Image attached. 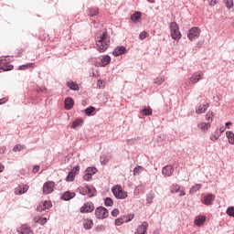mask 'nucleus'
Here are the masks:
<instances>
[{"instance_id":"obj_43","label":"nucleus","mask_w":234,"mask_h":234,"mask_svg":"<svg viewBox=\"0 0 234 234\" xmlns=\"http://www.w3.org/2000/svg\"><path fill=\"white\" fill-rule=\"evenodd\" d=\"M149 33H147L146 31H143L139 35V39H141V41H144V39H147Z\"/></svg>"},{"instance_id":"obj_18","label":"nucleus","mask_w":234,"mask_h":234,"mask_svg":"<svg viewBox=\"0 0 234 234\" xmlns=\"http://www.w3.org/2000/svg\"><path fill=\"white\" fill-rule=\"evenodd\" d=\"M66 111H70L74 107V99L72 97H67L64 101Z\"/></svg>"},{"instance_id":"obj_7","label":"nucleus","mask_w":234,"mask_h":234,"mask_svg":"<svg viewBox=\"0 0 234 234\" xmlns=\"http://www.w3.org/2000/svg\"><path fill=\"white\" fill-rule=\"evenodd\" d=\"M204 78V73L202 71L195 72L190 78H189V85H195L200 81Z\"/></svg>"},{"instance_id":"obj_19","label":"nucleus","mask_w":234,"mask_h":234,"mask_svg":"<svg viewBox=\"0 0 234 234\" xmlns=\"http://www.w3.org/2000/svg\"><path fill=\"white\" fill-rule=\"evenodd\" d=\"M209 107V104L207 102L202 103L197 108H196V112L197 114H204L206 111H207V108Z\"/></svg>"},{"instance_id":"obj_59","label":"nucleus","mask_w":234,"mask_h":234,"mask_svg":"<svg viewBox=\"0 0 234 234\" xmlns=\"http://www.w3.org/2000/svg\"><path fill=\"white\" fill-rule=\"evenodd\" d=\"M33 173H34V174L39 173V165H34V167H33Z\"/></svg>"},{"instance_id":"obj_11","label":"nucleus","mask_w":234,"mask_h":234,"mask_svg":"<svg viewBox=\"0 0 234 234\" xmlns=\"http://www.w3.org/2000/svg\"><path fill=\"white\" fill-rule=\"evenodd\" d=\"M173 173H175V167L173 165H165L162 169V175H164L165 178L172 176Z\"/></svg>"},{"instance_id":"obj_38","label":"nucleus","mask_w":234,"mask_h":234,"mask_svg":"<svg viewBox=\"0 0 234 234\" xmlns=\"http://www.w3.org/2000/svg\"><path fill=\"white\" fill-rule=\"evenodd\" d=\"M77 193L85 197L87 195V185L85 186H79L77 188Z\"/></svg>"},{"instance_id":"obj_40","label":"nucleus","mask_w":234,"mask_h":234,"mask_svg":"<svg viewBox=\"0 0 234 234\" xmlns=\"http://www.w3.org/2000/svg\"><path fill=\"white\" fill-rule=\"evenodd\" d=\"M164 81H165V77L161 76V77H157V78L154 80V83H155V85H162V83H164Z\"/></svg>"},{"instance_id":"obj_44","label":"nucleus","mask_w":234,"mask_h":234,"mask_svg":"<svg viewBox=\"0 0 234 234\" xmlns=\"http://www.w3.org/2000/svg\"><path fill=\"white\" fill-rule=\"evenodd\" d=\"M226 213L229 215V217L234 218V207H229L226 210Z\"/></svg>"},{"instance_id":"obj_24","label":"nucleus","mask_w":234,"mask_h":234,"mask_svg":"<svg viewBox=\"0 0 234 234\" xmlns=\"http://www.w3.org/2000/svg\"><path fill=\"white\" fill-rule=\"evenodd\" d=\"M36 64L34 62H30L27 64H24L18 67V70H28V69H35Z\"/></svg>"},{"instance_id":"obj_14","label":"nucleus","mask_w":234,"mask_h":234,"mask_svg":"<svg viewBox=\"0 0 234 234\" xmlns=\"http://www.w3.org/2000/svg\"><path fill=\"white\" fill-rule=\"evenodd\" d=\"M50 207H52V202L50 200H46L37 207V210L41 212L46 209H50Z\"/></svg>"},{"instance_id":"obj_17","label":"nucleus","mask_w":234,"mask_h":234,"mask_svg":"<svg viewBox=\"0 0 234 234\" xmlns=\"http://www.w3.org/2000/svg\"><path fill=\"white\" fill-rule=\"evenodd\" d=\"M205 223H206V216L199 215L196 217L194 220L195 226H197L198 228H200L201 226H204Z\"/></svg>"},{"instance_id":"obj_8","label":"nucleus","mask_w":234,"mask_h":234,"mask_svg":"<svg viewBox=\"0 0 234 234\" xmlns=\"http://www.w3.org/2000/svg\"><path fill=\"white\" fill-rule=\"evenodd\" d=\"M94 211V203L93 202H86L80 207V213H92Z\"/></svg>"},{"instance_id":"obj_54","label":"nucleus","mask_w":234,"mask_h":234,"mask_svg":"<svg viewBox=\"0 0 234 234\" xmlns=\"http://www.w3.org/2000/svg\"><path fill=\"white\" fill-rule=\"evenodd\" d=\"M95 231L100 232V231H105V226L103 225H99L95 228Z\"/></svg>"},{"instance_id":"obj_58","label":"nucleus","mask_w":234,"mask_h":234,"mask_svg":"<svg viewBox=\"0 0 234 234\" xmlns=\"http://www.w3.org/2000/svg\"><path fill=\"white\" fill-rule=\"evenodd\" d=\"M47 222H48L47 218H42L39 219L40 226H45V224H47Z\"/></svg>"},{"instance_id":"obj_30","label":"nucleus","mask_w":234,"mask_h":234,"mask_svg":"<svg viewBox=\"0 0 234 234\" xmlns=\"http://www.w3.org/2000/svg\"><path fill=\"white\" fill-rule=\"evenodd\" d=\"M202 189V184H196L190 187L189 195H193L197 193V191H200Z\"/></svg>"},{"instance_id":"obj_2","label":"nucleus","mask_w":234,"mask_h":234,"mask_svg":"<svg viewBox=\"0 0 234 234\" xmlns=\"http://www.w3.org/2000/svg\"><path fill=\"white\" fill-rule=\"evenodd\" d=\"M171 37L175 41H179L182 38V33H180L178 24L176 22L170 23Z\"/></svg>"},{"instance_id":"obj_15","label":"nucleus","mask_w":234,"mask_h":234,"mask_svg":"<svg viewBox=\"0 0 234 234\" xmlns=\"http://www.w3.org/2000/svg\"><path fill=\"white\" fill-rule=\"evenodd\" d=\"M149 228V223L147 222H143L142 225H140L136 231H135V234H145L147 233V229Z\"/></svg>"},{"instance_id":"obj_37","label":"nucleus","mask_w":234,"mask_h":234,"mask_svg":"<svg viewBox=\"0 0 234 234\" xmlns=\"http://www.w3.org/2000/svg\"><path fill=\"white\" fill-rule=\"evenodd\" d=\"M113 204H114V201L112 200V198L111 197L104 198V206H106V207H112Z\"/></svg>"},{"instance_id":"obj_56","label":"nucleus","mask_w":234,"mask_h":234,"mask_svg":"<svg viewBox=\"0 0 234 234\" xmlns=\"http://www.w3.org/2000/svg\"><path fill=\"white\" fill-rule=\"evenodd\" d=\"M90 76L91 78H98V76H100V72L98 70H93L92 72L90 73Z\"/></svg>"},{"instance_id":"obj_20","label":"nucleus","mask_w":234,"mask_h":234,"mask_svg":"<svg viewBox=\"0 0 234 234\" xmlns=\"http://www.w3.org/2000/svg\"><path fill=\"white\" fill-rule=\"evenodd\" d=\"M86 195H89L90 198L92 197H96L98 191L93 186L87 185V190Z\"/></svg>"},{"instance_id":"obj_48","label":"nucleus","mask_w":234,"mask_h":234,"mask_svg":"<svg viewBox=\"0 0 234 234\" xmlns=\"http://www.w3.org/2000/svg\"><path fill=\"white\" fill-rule=\"evenodd\" d=\"M107 162H109V157H107V155L103 154L101 156V164L102 165H105V164H107Z\"/></svg>"},{"instance_id":"obj_23","label":"nucleus","mask_w":234,"mask_h":234,"mask_svg":"<svg viewBox=\"0 0 234 234\" xmlns=\"http://www.w3.org/2000/svg\"><path fill=\"white\" fill-rule=\"evenodd\" d=\"M197 127L200 129V131L206 133L211 127V122H200L197 124Z\"/></svg>"},{"instance_id":"obj_12","label":"nucleus","mask_w":234,"mask_h":234,"mask_svg":"<svg viewBox=\"0 0 234 234\" xmlns=\"http://www.w3.org/2000/svg\"><path fill=\"white\" fill-rule=\"evenodd\" d=\"M213 202H215V195L207 194L203 197L202 204L205 206H213Z\"/></svg>"},{"instance_id":"obj_49","label":"nucleus","mask_w":234,"mask_h":234,"mask_svg":"<svg viewBox=\"0 0 234 234\" xmlns=\"http://www.w3.org/2000/svg\"><path fill=\"white\" fill-rule=\"evenodd\" d=\"M225 5L227 8H233V0H225Z\"/></svg>"},{"instance_id":"obj_6","label":"nucleus","mask_w":234,"mask_h":234,"mask_svg":"<svg viewBox=\"0 0 234 234\" xmlns=\"http://www.w3.org/2000/svg\"><path fill=\"white\" fill-rule=\"evenodd\" d=\"M170 191L172 194L179 193V197H186V188L178 184H173L170 186Z\"/></svg>"},{"instance_id":"obj_33","label":"nucleus","mask_w":234,"mask_h":234,"mask_svg":"<svg viewBox=\"0 0 234 234\" xmlns=\"http://www.w3.org/2000/svg\"><path fill=\"white\" fill-rule=\"evenodd\" d=\"M141 114L143 116H151L153 114V109H151V107H145L141 111Z\"/></svg>"},{"instance_id":"obj_21","label":"nucleus","mask_w":234,"mask_h":234,"mask_svg":"<svg viewBox=\"0 0 234 234\" xmlns=\"http://www.w3.org/2000/svg\"><path fill=\"white\" fill-rule=\"evenodd\" d=\"M87 14L90 16V17H96V16L100 14V9L98 7H89Z\"/></svg>"},{"instance_id":"obj_29","label":"nucleus","mask_w":234,"mask_h":234,"mask_svg":"<svg viewBox=\"0 0 234 234\" xmlns=\"http://www.w3.org/2000/svg\"><path fill=\"white\" fill-rule=\"evenodd\" d=\"M140 19H142V13L140 11H137L131 16L133 23H136V21H140Z\"/></svg>"},{"instance_id":"obj_41","label":"nucleus","mask_w":234,"mask_h":234,"mask_svg":"<svg viewBox=\"0 0 234 234\" xmlns=\"http://www.w3.org/2000/svg\"><path fill=\"white\" fill-rule=\"evenodd\" d=\"M74 178H76V176L73 173L69 172L66 177V182H74Z\"/></svg>"},{"instance_id":"obj_10","label":"nucleus","mask_w":234,"mask_h":234,"mask_svg":"<svg viewBox=\"0 0 234 234\" xmlns=\"http://www.w3.org/2000/svg\"><path fill=\"white\" fill-rule=\"evenodd\" d=\"M16 232L18 234H34V231L30 229V227L28 224L21 225V227L16 229Z\"/></svg>"},{"instance_id":"obj_53","label":"nucleus","mask_w":234,"mask_h":234,"mask_svg":"<svg viewBox=\"0 0 234 234\" xmlns=\"http://www.w3.org/2000/svg\"><path fill=\"white\" fill-rule=\"evenodd\" d=\"M112 217H118L120 215V210L118 208H114L111 212Z\"/></svg>"},{"instance_id":"obj_32","label":"nucleus","mask_w":234,"mask_h":234,"mask_svg":"<svg viewBox=\"0 0 234 234\" xmlns=\"http://www.w3.org/2000/svg\"><path fill=\"white\" fill-rule=\"evenodd\" d=\"M153 200H154V193L150 191L148 194H146V204H153Z\"/></svg>"},{"instance_id":"obj_1","label":"nucleus","mask_w":234,"mask_h":234,"mask_svg":"<svg viewBox=\"0 0 234 234\" xmlns=\"http://www.w3.org/2000/svg\"><path fill=\"white\" fill-rule=\"evenodd\" d=\"M109 43H111L109 34L107 31H104L100 39H98L96 42L97 50H99L101 53L105 52V50L109 48Z\"/></svg>"},{"instance_id":"obj_16","label":"nucleus","mask_w":234,"mask_h":234,"mask_svg":"<svg viewBox=\"0 0 234 234\" xmlns=\"http://www.w3.org/2000/svg\"><path fill=\"white\" fill-rule=\"evenodd\" d=\"M74 197H76V194L74 192L66 191L60 197V199L64 200L65 202H69V200H72V198H74Z\"/></svg>"},{"instance_id":"obj_36","label":"nucleus","mask_w":234,"mask_h":234,"mask_svg":"<svg viewBox=\"0 0 234 234\" xmlns=\"http://www.w3.org/2000/svg\"><path fill=\"white\" fill-rule=\"evenodd\" d=\"M94 111H96V108L94 106H90L85 109L84 112L86 116H92V112H94Z\"/></svg>"},{"instance_id":"obj_22","label":"nucleus","mask_w":234,"mask_h":234,"mask_svg":"<svg viewBox=\"0 0 234 234\" xmlns=\"http://www.w3.org/2000/svg\"><path fill=\"white\" fill-rule=\"evenodd\" d=\"M27 191H28V185H20L16 189V193H17V195H25V193H27Z\"/></svg>"},{"instance_id":"obj_28","label":"nucleus","mask_w":234,"mask_h":234,"mask_svg":"<svg viewBox=\"0 0 234 234\" xmlns=\"http://www.w3.org/2000/svg\"><path fill=\"white\" fill-rule=\"evenodd\" d=\"M92 226H94V221H92V219H84L83 221L84 229H91Z\"/></svg>"},{"instance_id":"obj_52","label":"nucleus","mask_w":234,"mask_h":234,"mask_svg":"<svg viewBox=\"0 0 234 234\" xmlns=\"http://www.w3.org/2000/svg\"><path fill=\"white\" fill-rule=\"evenodd\" d=\"M83 180H85V182H90V180H92V176H90L89 174H85L83 176Z\"/></svg>"},{"instance_id":"obj_45","label":"nucleus","mask_w":234,"mask_h":234,"mask_svg":"<svg viewBox=\"0 0 234 234\" xmlns=\"http://www.w3.org/2000/svg\"><path fill=\"white\" fill-rule=\"evenodd\" d=\"M1 69H3V70H4L5 72H8V70H14V65L9 64V65H6V66H5V67H1V68H0V70H1Z\"/></svg>"},{"instance_id":"obj_63","label":"nucleus","mask_w":234,"mask_h":234,"mask_svg":"<svg viewBox=\"0 0 234 234\" xmlns=\"http://www.w3.org/2000/svg\"><path fill=\"white\" fill-rule=\"evenodd\" d=\"M5 171V165L3 164H0V173H3Z\"/></svg>"},{"instance_id":"obj_34","label":"nucleus","mask_w":234,"mask_h":234,"mask_svg":"<svg viewBox=\"0 0 234 234\" xmlns=\"http://www.w3.org/2000/svg\"><path fill=\"white\" fill-rule=\"evenodd\" d=\"M220 138V133L218 132V129H217L211 135H210V140L211 142H217Z\"/></svg>"},{"instance_id":"obj_4","label":"nucleus","mask_w":234,"mask_h":234,"mask_svg":"<svg viewBox=\"0 0 234 234\" xmlns=\"http://www.w3.org/2000/svg\"><path fill=\"white\" fill-rule=\"evenodd\" d=\"M95 217L96 218H99L100 220H103L109 217V210L105 208V207H98L95 209Z\"/></svg>"},{"instance_id":"obj_26","label":"nucleus","mask_w":234,"mask_h":234,"mask_svg":"<svg viewBox=\"0 0 234 234\" xmlns=\"http://www.w3.org/2000/svg\"><path fill=\"white\" fill-rule=\"evenodd\" d=\"M100 67H105L106 65H109L111 63V56L105 55L101 59Z\"/></svg>"},{"instance_id":"obj_31","label":"nucleus","mask_w":234,"mask_h":234,"mask_svg":"<svg viewBox=\"0 0 234 234\" xmlns=\"http://www.w3.org/2000/svg\"><path fill=\"white\" fill-rule=\"evenodd\" d=\"M226 136L229 140V144H230V145H234V133L231 131H227L226 132Z\"/></svg>"},{"instance_id":"obj_60","label":"nucleus","mask_w":234,"mask_h":234,"mask_svg":"<svg viewBox=\"0 0 234 234\" xmlns=\"http://www.w3.org/2000/svg\"><path fill=\"white\" fill-rule=\"evenodd\" d=\"M8 101V99L6 98H2L0 99V105H5Z\"/></svg>"},{"instance_id":"obj_51","label":"nucleus","mask_w":234,"mask_h":234,"mask_svg":"<svg viewBox=\"0 0 234 234\" xmlns=\"http://www.w3.org/2000/svg\"><path fill=\"white\" fill-rule=\"evenodd\" d=\"M21 149H23V146H21V144H16L13 147L14 153H19Z\"/></svg>"},{"instance_id":"obj_25","label":"nucleus","mask_w":234,"mask_h":234,"mask_svg":"<svg viewBox=\"0 0 234 234\" xmlns=\"http://www.w3.org/2000/svg\"><path fill=\"white\" fill-rule=\"evenodd\" d=\"M83 119L81 118H79V119H76L72 124H71V129H76L77 127H83Z\"/></svg>"},{"instance_id":"obj_39","label":"nucleus","mask_w":234,"mask_h":234,"mask_svg":"<svg viewBox=\"0 0 234 234\" xmlns=\"http://www.w3.org/2000/svg\"><path fill=\"white\" fill-rule=\"evenodd\" d=\"M144 171V167L142 165H137L133 169V176H139V175Z\"/></svg>"},{"instance_id":"obj_55","label":"nucleus","mask_w":234,"mask_h":234,"mask_svg":"<svg viewBox=\"0 0 234 234\" xmlns=\"http://www.w3.org/2000/svg\"><path fill=\"white\" fill-rule=\"evenodd\" d=\"M209 6H215V5H218V0H207Z\"/></svg>"},{"instance_id":"obj_3","label":"nucleus","mask_w":234,"mask_h":234,"mask_svg":"<svg viewBox=\"0 0 234 234\" xmlns=\"http://www.w3.org/2000/svg\"><path fill=\"white\" fill-rule=\"evenodd\" d=\"M112 193L113 194V197H115V198H118V200H125V198L129 197L127 192L124 191L120 186L112 188Z\"/></svg>"},{"instance_id":"obj_64","label":"nucleus","mask_w":234,"mask_h":234,"mask_svg":"<svg viewBox=\"0 0 234 234\" xmlns=\"http://www.w3.org/2000/svg\"><path fill=\"white\" fill-rule=\"evenodd\" d=\"M226 127H229V125H232V122H228L225 123Z\"/></svg>"},{"instance_id":"obj_5","label":"nucleus","mask_w":234,"mask_h":234,"mask_svg":"<svg viewBox=\"0 0 234 234\" xmlns=\"http://www.w3.org/2000/svg\"><path fill=\"white\" fill-rule=\"evenodd\" d=\"M187 37L190 41H195L200 37V27H193L188 30Z\"/></svg>"},{"instance_id":"obj_13","label":"nucleus","mask_w":234,"mask_h":234,"mask_svg":"<svg viewBox=\"0 0 234 234\" xmlns=\"http://www.w3.org/2000/svg\"><path fill=\"white\" fill-rule=\"evenodd\" d=\"M125 52H127V48H125V46H118L113 49L112 54L115 58H118V56H122L125 54Z\"/></svg>"},{"instance_id":"obj_46","label":"nucleus","mask_w":234,"mask_h":234,"mask_svg":"<svg viewBox=\"0 0 234 234\" xmlns=\"http://www.w3.org/2000/svg\"><path fill=\"white\" fill-rule=\"evenodd\" d=\"M122 218H124L125 222H131V220H133V218H134V214H129L127 216H122Z\"/></svg>"},{"instance_id":"obj_9","label":"nucleus","mask_w":234,"mask_h":234,"mask_svg":"<svg viewBox=\"0 0 234 234\" xmlns=\"http://www.w3.org/2000/svg\"><path fill=\"white\" fill-rule=\"evenodd\" d=\"M55 183L53 181H48L44 184L43 186V193L45 195H50L52 191H54Z\"/></svg>"},{"instance_id":"obj_57","label":"nucleus","mask_w":234,"mask_h":234,"mask_svg":"<svg viewBox=\"0 0 234 234\" xmlns=\"http://www.w3.org/2000/svg\"><path fill=\"white\" fill-rule=\"evenodd\" d=\"M78 171H80V166L75 165L69 173H72L76 176V173H78Z\"/></svg>"},{"instance_id":"obj_35","label":"nucleus","mask_w":234,"mask_h":234,"mask_svg":"<svg viewBox=\"0 0 234 234\" xmlns=\"http://www.w3.org/2000/svg\"><path fill=\"white\" fill-rule=\"evenodd\" d=\"M85 173L92 176V175H96V173H98V168L87 167Z\"/></svg>"},{"instance_id":"obj_61","label":"nucleus","mask_w":234,"mask_h":234,"mask_svg":"<svg viewBox=\"0 0 234 234\" xmlns=\"http://www.w3.org/2000/svg\"><path fill=\"white\" fill-rule=\"evenodd\" d=\"M5 153H6V147L5 146L0 147V154H5Z\"/></svg>"},{"instance_id":"obj_42","label":"nucleus","mask_w":234,"mask_h":234,"mask_svg":"<svg viewBox=\"0 0 234 234\" xmlns=\"http://www.w3.org/2000/svg\"><path fill=\"white\" fill-rule=\"evenodd\" d=\"M125 221V218L122 217V218H118L117 219H115V226H122Z\"/></svg>"},{"instance_id":"obj_47","label":"nucleus","mask_w":234,"mask_h":234,"mask_svg":"<svg viewBox=\"0 0 234 234\" xmlns=\"http://www.w3.org/2000/svg\"><path fill=\"white\" fill-rule=\"evenodd\" d=\"M213 112H207L206 114V120H207V122H213Z\"/></svg>"},{"instance_id":"obj_27","label":"nucleus","mask_w":234,"mask_h":234,"mask_svg":"<svg viewBox=\"0 0 234 234\" xmlns=\"http://www.w3.org/2000/svg\"><path fill=\"white\" fill-rule=\"evenodd\" d=\"M67 87L70 89V90H80V86L75 81H68Z\"/></svg>"},{"instance_id":"obj_62","label":"nucleus","mask_w":234,"mask_h":234,"mask_svg":"<svg viewBox=\"0 0 234 234\" xmlns=\"http://www.w3.org/2000/svg\"><path fill=\"white\" fill-rule=\"evenodd\" d=\"M224 131H226V127L221 126V127L219 128V134H222V133H224Z\"/></svg>"},{"instance_id":"obj_50","label":"nucleus","mask_w":234,"mask_h":234,"mask_svg":"<svg viewBox=\"0 0 234 234\" xmlns=\"http://www.w3.org/2000/svg\"><path fill=\"white\" fill-rule=\"evenodd\" d=\"M105 82L103 81V80H99L98 81H97V87H98V89H105V84H104Z\"/></svg>"}]
</instances>
